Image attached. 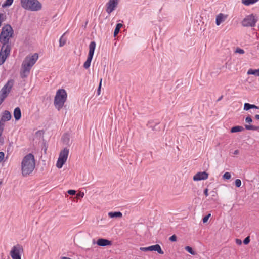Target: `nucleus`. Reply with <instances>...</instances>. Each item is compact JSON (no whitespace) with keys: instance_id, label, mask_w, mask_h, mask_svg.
<instances>
[{"instance_id":"obj_1","label":"nucleus","mask_w":259,"mask_h":259,"mask_svg":"<svg viewBox=\"0 0 259 259\" xmlns=\"http://www.w3.org/2000/svg\"><path fill=\"white\" fill-rule=\"evenodd\" d=\"M14 36V30L10 24H5L0 33V65L4 63L7 58L10 55L12 44L11 39Z\"/></svg>"},{"instance_id":"obj_2","label":"nucleus","mask_w":259,"mask_h":259,"mask_svg":"<svg viewBox=\"0 0 259 259\" xmlns=\"http://www.w3.org/2000/svg\"><path fill=\"white\" fill-rule=\"evenodd\" d=\"M38 59V55L37 53H34L31 56H27L23 61L21 68L20 71V76L22 78H27L30 72L32 66L36 62Z\"/></svg>"},{"instance_id":"obj_3","label":"nucleus","mask_w":259,"mask_h":259,"mask_svg":"<svg viewBox=\"0 0 259 259\" xmlns=\"http://www.w3.org/2000/svg\"><path fill=\"white\" fill-rule=\"evenodd\" d=\"M35 166L34 155L29 153L24 157L21 162L22 175L26 177L33 172Z\"/></svg>"},{"instance_id":"obj_4","label":"nucleus","mask_w":259,"mask_h":259,"mask_svg":"<svg viewBox=\"0 0 259 259\" xmlns=\"http://www.w3.org/2000/svg\"><path fill=\"white\" fill-rule=\"evenodd\" d=\"M67 94L64 89H59L57 92L54 99V105L58 110L63 106L67 100Z\"/></svg>"},{"instance_id":"obj_5","label":"nucleus","mask_w":259,"mask_h":259,"mask_svg":"<svg viewBox=\"0 0 259 259\" xmlns=\"http://www.w3.org/2000/svg\"><path fill=\"white\" fill-rule=\"evenodd\" d=\"M21 5L24 9L31 11H38L42 8V5L38 0H21Z\"/></svg>"},{"instance_id":"obj_6","label":"nucleus","mask_w":259,"mask_h":259,"mask_svg":"<svg viewBox=\"0 0 259 259\" xmlns=\"http://www.w3.org/2000/svg\"><path fill=\"white\" fill-rule=\"evenodd\" d=\"M14 83L13 79H9L0 91V105L10 92Z\"/></svg>"},{"instance_id":"obj_7","label":"nucleus","mask_w":259,"mask_h":259,"mask_svg":"<svg viewBox=\"0 0 259 259\" xmlns=\"http://www.w3.org/2000/svg\"><path fill=\"white\" fill-rule=\"evenodd\" d=\"M69 152V149L67 148H65L60 151L59 158L56 163V166L58 168H62L64 164L66 162Z\"/></svg>"},{"instance_id":"obj_8","label":"nucleus","mask_w":259,"mask_h":259,"mask_svg":"<svg viewBox=\"0 0 259 259\" xmlns=\"http://www.w3.org/2000/svg\"><path fill=\"white\" fill-rule=\"evenodd\" d=\"M257 21V19L252 14L246 16L242 21L241 24L243 27H254Z\"/></svg>"},{"instance_id":"obj_9","label":"nucleus","mask_w":259,"mask_h":259,"mask_svg":"<svg viewBox=\"0 0 259 259\" xmlns=\"http://www.w3.org/2000/svg\"><path fill=\"white\" fill-rule=\"evenodd\" d=\"M23 251L22 247L18 244L14 246L11 251H10V255L12 259H21V253Z\"/></svg>"},{"instance_id":"obj_10","label":"nucleus","mask_w":259,"mask_h":259,"mask_svg":"<svg viewBox=\"0 0 259 259\" xmlns=\"http://www.w3.org/2000/svg\"><path fill=\"white\" fill-rule=\"evenodd\" d=\"M140 250L144 252L155 251L160 254H163L164 253V252L162 250L159 244H156L146 247H140Z\"/></svg>"},{"instance_id":"obj_11","label":"nucleus","mask_w":259,"mask_h":259,"mask_svg":"<svg viewBox=\"0 0 259 259\" xmlns=\"http://www.w3.org/2000/svg\"><path fill=\"white\" fill-rule=\"evenodd\" d=\"M118 0H109L106 4V12L110 14L113 12L118 5Z\"/></svg>"},{"instance_id":"obj_12","label":"nucleus","mask_w":259,"mask_h":259,"mask_svg":"<svg viewBox=\"0 0 259 259\" xmlns=\"http://www.w3.org/2000/svg\"><path fill=\"white\" fill-rule=\"evenodd\" d=\"M208 177V174L205 171L199 172L195 175L193 177V180L198 181L201 180H206Z\"/></svg>"},{"instance_id":"obj_13","label":"nucleus","mask_w":259,"mask_h":259,"mask_svg":"<svg viewBox=\"0 0 259 259\" xmlns=\"http://www.w3.org/2000/svg\"><path fill=\"white\" fill-rule=\"evenodd\" d=\"M96 243L98 245L100 246H106L111 245V242L110 241L103 238L99 239Z\"/></svg>"},{"instance_id":"obj_14","label":"nucleus","mask_w":259,"mask_h":259,"mask_svg":"<svg viewBox=\"0 0 259 259\" xmlns=\"http://www.w3.org/2000/svg\"><path fill=\"white\" fill-rule=\"evenodd\" d=\"M227 18V16L224 14L220 13L216 16V25L219 26L224 22Z\"/></svg>"},{"instance_id":"obj_15","label":"nucleus","mask_w":259,"mask_h":259,"mask_svg":"<svg viewBox=\"0 0 259 259\" xmlns=\"http://www.w3.org/2000/svg\"><path fill=\"white\" fill-rule=\"evenodd\" d=\"M12 117L10 112L8 110H5L2 116L1 119L2 121H7L11 119Z\"/></svg>"},{"instance_id":"obj_16","label":"nucleus","mask_w":259,"mask_h":259,"mask_svg":"<svg viewBox=\"0 0 259 259\" xmlns=\"http://www.w3.org/2000/svg\"><path fill=\"white\" fill-rule=\"evenodd\" d=\"M14 117L16 120H19L21 118V111L19 107H16L14 110Z\"/></svg>"},{"instance_id":"obj_17","label":"nucleus","mask_w":259,"mask_h":259,"mask_svg":"<svg viewBox=\"0 0 259 259\" xmlns=\"http://www.w3.org/2000/svg\"><path fill=\"white\" fill-rule=\"evenodd\" d=\"M96 42L95 41H91L89 45V52L88 56L93 57L95 49L96 48Z\"/></svg>"},{"instance_id":"obj_18","label":"nucleus","mask_w":259,"mask_h":259,"mask_svg":"<svg viewBox=\"0 0 259 259\" xmlns=\"http://www.w3.org/2000/svg\"><path fill=\"white\" fill-rule=\"evenodd\" d=\"M108 216L111 218H121L122 214L120 211L110 212L108 213Z\"/></svg>"},{"instance_id":"obj_19","label":"nucleus","mask_w":259,"mask_h":259,"mask_svg":"<svg viewBox=\"0 0 259 259\" xmlns=\"http://www.w3.org/2000/svg\"><path fill=\"white\" fill-rule=\"evenodd\" d=\"M93 57L92 56H88L87 60L83 64V67L85 69H88L90 67L91 61L93 59Z\"/></svg>"},{"instance_id":"obj_20","label":"nucleus","mask_w":259,"mask_h":259,"mask_svg":"<svg viewBox=\"0 0 259 259\" xmlns=\"http://www.w3.org/2000/svg\"><path fill=\"white\" fill-rule=\"evenodd\" d=\"M247 73L249 75H254L256 76H259V68L257 69H249Z\"/></svg>"},{"instance_id":"obj_21","label":"nucleus","mask_w":259,"mask_h":259,"mask_svg":"<svg viewBox=\"0 0 259 259\" xmlns=\"http://www.w3.org/2000/svg\"><path fill=\"white\" fill-rule=\"evenodd\" d=\"M65 33H64L59 39V47H63L66 42L67 38L64 36Z\"/></svg>"},{"instance_id":"obj_22","label":"nucleus","mask_w":259,"mask_h":259,"mask_svg":"<svg viewBox=\"0 0 259 259\" xmlns=\"http://www.w3.org/2000/svg\"><path fill=\"white\" fill-rule=\"evenodd\" d=\"M259 0H242V3L246 6L252 5L258 2Z\"/></svg>"},{"instance_id":"obj_23","label":"nucleus","mask_w":259,"mask_h":259,"mask_svg":"<svg viewBox=\"0 0 259 259\" xmlns=\"http://www.w3.org/2000/svg\"><path fill=\"white\" fill-rule=\"evenodd\" d=\"M244 130V128L241 126H233L231 129V133H236L238 132H241Z\"/></svg>"},{"instance_id":"obj_24","label":"nucleus","mask_w":259,"mask_h":259,"mask_svg":"<svg viewBox=\"0 0 259 259\" xmlns=\"http://www.w3.org/2000/svg\"><path fill=\"white\" fill-rule=\"evenodd\" d=\"M123 26L122 24L118 23L117 24L115 29L114 31V36H116L119 32L120 28Z\"/></svg>"},{"instance_id":"obj_25","label":"nucleus","mask_w":259,"mask_h":259,"mask_svg":"<svg viewBox=\"0 0 259 259\" xmlns=\"http://www.w3.org/2000/svg\"><path fill=\"white\" fill-rule=\"evenodd\" d=\"M62 139L64 143L68 144L70 141V136L68 134H64Z\"/></svg>"},{"instance_id":"obj_26","label":"nucleus","mask_w":259,"mask_h":259,"mask_svg":"<svg viewBox=\"0 0 259 259\" xmlns=\"http://www.w3.org/2000/svg\"><path fill=\"white\" fill-rule=\"evenodd\" d=\"M245 128L248 130L256 131L259 129V126H256L251 125H245Z\"/></svg>"},{"instance_id":"obj_27","label":"nucleus","mask_w":259,"mask_h":259,"mask_svg":"<svg viewBox=\"0 0 259 259\" xmlns=\"http://www.w3.org/2000/svg\"><path fill=\"white\" fill-rule=\"evenodd\" d=\"M185 249L186 250H187L189 253L191 254L192 255H195L196 253L193 250L192 247L187 246L185 247Z\"/></svg>"},{"instance_id":"obj_28","label":"nucleus","mask_w":259,"mask_h":259,"mask_svg":"<svg viewBox=\"0 0 259 259\" xmlns=\"http://www.w3.org/2000/svg\"><path fill=\"white\" fill-rule=\"evenodd\" d=\"M252 104H250L248 103H245L244 105V110H249V109H251Z\"/></svg>"},{"instance_id":"obj_29","label":"nucleus","mask_w":259,"mask_h":259,"mask_svg":"<svg viewBox=\"0 0 259 259\" xmlns=\"http://www.w3.org/2000/svg\"><path fill=\"white\" fill-rule=\"evenodd\" d=\"M13 2V0H6L3 4V7L10 6Z\"/></svg>"},{"instance_id":"obj_30","label":"nucleus","mask_w":259,"mask_h":259,"mask_svg":"<svg viewBox=\"0 0 259 259\" xmlns=\"http://www.w3.org/2000/svg\"><path fill=\"white\" fill-rule=\"evenodd\" d=\"M231 174L230 172H226L223 176V178L224 179H226V180H229L231 178Z\"/></svg>"},{"instance_id":"obj_31","label":"nucleus","mask_w":259,"mask_h":259,"mask_svg":"<svg viewBox=\"0 0 259 259\" xmlns=\"http://www.w3.org/2000/svg\"><path fill=\"white\" fill-rule=\"evenodd\" d=\"M235 186L237 187H240L241 185V181L240 179H236L235 181Z\"/></svg>"},{"instance_id":"obj_32","label":"nucleus","mask_w":259,"mask_h":259,"mask_svg":"<svg viewBox=\"0 0 259 259\" xmlns=\"http://www.w3.org/2000/svg\"><path fill=\"white\" fill-rule=\"evenodd\" d=\"M101 83H102V79H101L99 85L97 90V95H100L101 93Z\"/></svg>"},{"instance_id":"obj_33","label":"nucleus","mask_w":259,"mask_h":259,"mask_svg":"<svg viewBox=\"0 0 259 259\" xmlns=\"http://www.w3.org/2000/svg\"><path fill=\"white\" fill-rule=\"evenodd\" d=\"M211 216V214L209 213L208 214L206 215L203 218V222L204 223H206L208 221V219Z\"/></svg>"},{"instance_id":"obj_34","label":"nucleus","mask_w":259,"mask_h":259,"mask_svg":"<svg viewBox=\"0 0 259 259\" xmlns=\"http://www.w3.org/2000/svg\"><path fill=\"white\" fill-rule=\"evenodd\" d=\"M235 52L241 54H243L245 52H244V50H243L242 49L238 48L236 49Z\"/></svg>"},{"instance_id":"obj_35","label":"nucleus","mask_w":259,"mask_h":259,"mask_svg":"<svg viewBox=\"0 0 259 259\" xmlns=\"http://www.w3.org/2000/svg\"><path fill=\"white\" fill-rule=\"evenodd\" d=\"M250 237L249 236L246 237L243 240V243L244 244H248L250 242Z\"/></svg>"},{"instance_id":"obj_36","label":"nucleus","mask_w":259,"mask_h":259,"mask_svg":"<svg viewBox=\"0 0 259 259\" xmlns=\"http://www.w3.org/2000/svg\"><path fill=\"white\" fill-rule=\"evenodd\" d=\"M169 240L171 242H175L177 240V236L175 235H173L170 236L169 238Z\"/></svg>"},{"instance_id":"obj_37","label":"nucleus","mask_w":259,"mask_h":259,"mask_svg":"<svg viewBox=\"0 0 259 259\" xmlns=\"http://www.w3.org/2000/svg\"><path fill=\"white\" fill-rule=\"evenodd\" d=\"M68 193L70 195H73L76 193V191L74 190H69L67 191Z\"/></svg>"},{"instance_id":"obj_38","label":"nucleus","mask_w":259,"mask_h":259,"mask_svg":"<svg viewBox=\"0 0 259 259\" xmlns=\"http://www.w3.org/2000/svg\"><path fill=\"white\" fill-rule=\"evenodd\" d=\"M245 121L247 123H251L252 121V120L250 116H247L245 119Z\"/></svg>"},{"instance_id":"obj_39","label":"nucleus","mask_w":259,"mask_h":259,"mask_svg":"<svg viewBox=\"0 0 259 259\" xmlns=\"http://www.w3.org/2000/svg\"><path fill=\"white\" fill-rule=\"evenodd\" d=\"M5 154L3 152H0V162L4 159Z\"/></svg>"},{"instance_id":"obj_40","label":"nucleus","mask_w":259,"mask_h":259,"mask_svg":"<svg viewBox=\"0 0 259 259\" xmlns=\"http://www.w3.org/2000/svg\"><path fill=\"white\" fill-rule=\"evenodd\" d=\"M5 122V121H2V119H1L0 120V129H1V127H3L4 128V123Z\"/></svg>"},{"instance_id":"obj_41","label":"nucleus","mask_w":259,"mask_h":259,"mask_svg":"<svg viewBox=\"0 0 259 259\" xmlns=\"http://www.w3.org/2000/svg\"><path fill=\"white\" fill-rule=\"evenodd\" d=\"M208 189L207 188H206L205 189V190H204V194H205V195L206 196H208Z\"/></svg>"},{"instance_id":"obj_42","label":"nucleus","mask_w":259,"mask_h":259,"mask_svg":"<svg viewBox=\"0 0 259 259\" xmlns=\"http://www.w3.org/2000/svg\"><path fill=\"white\" fill-rule=\"evenodd\" d=\"M236 243L238 245H241L242 244V241L240 239H236Z\"/></svg>"},{"instance_id":"obj_43","label":"nucleus","mask_w":259,"mask_h":259,"mask_svg":"<svg viewBox=\"0 0 259 259\" xmlns=\"http://www.w3.org/2000/svg\"><path fill=\"white\" fill-rule=\"evenodd\" d=\"M258 107L256 106L255 105L252 104L251 109H258Z\"/></svg>"},{"instance_id":"obj_44","label":"nucleus","mask_w":259,"mask_h":259,"mask_svg":"<svg viewBox=\"0 0 259 259\" xmlns=\"http://www.w3.org/2000/svg\"><path fill=\"white\" fill-rule=\"evenodd\" d=\"M239 150H235L234 151V154H235V155H237V154H239Z\"/></svg>"},{"instance_id":"obj_45","label":"nucleus","mask_w":259,"mask_h":259,"mask_svg":"<svg viewBox=\"0 0 259 259\" xmlns=\"http://www.w3.org/2000/svg\"><path fill=\"white\" fill-rule=\"evenodd\" d=\"M223 98V96H221V97H220L218 100H217V102H219L220 101H221Z\"/></svg>"},{"instance_id":"obj_46","label":"nucleus","mask_w":259,"mask_h":259,"mask_svg":"<svg viewBox=\"0 0 259 259\" xmlns=\"http://www.w3.org/2000/svg\"><path fill=\"white\" fill-rule=\"evenodd\" d=\"M3 131V127H1V129H0V137L1 136L2 133Z\"/></svg>"},{"instance_id":"obj_47","label":"nucleus","mask_w":259,"mask_h":259,"mask_svg":"<svg viewBox=\"0 0 259 259\" xmlns=\"http://www.w3.org/2000/svg\"><path fill=\"white\" fill-rule=\"evenodd\" d=\"M255 117L256 119L257 120H259V115L258 114H256L255 116Z\"/></svg>"},{"instance_id":"obj_48","label":"nucleus","mask_w":259,"mask_h":259,"mask_svg":"<svg viewBox=\"0 0 259 259\" xmlns=\"http://www.w3.org/2000/svg\"><path fill=\"white\" fill-rule=\"evenodd\" d=\"M150 127H151V128H152V130H153V131H154V130H155V128H154V127H152V126H151V125H150Z\"/></svg>"},{"instance_id":"obj_49","label":"nucleus","mask_w":259,"mask_h":259,"mask_svg":"<svg viewBox=\"0 0 259 259\" xmlns=\"http://www.w3.org/2000/svg\"><path fill=\"white\" fill-rule=\"evenodd\" d=\"M83 195H84L83 193L82 194H81V197H83Z\"/></svg>"},{"instance_id":"obj_50","label":"nucleus","mask_w":259,"mask_h":259,"mask_svg":"<svg viewBox=\"0 0 259 259\" xmlns=\"http://www.w3.org/2000/svg\"><path fill=\"white\" fill-rule=\"evenodd\" d=\"M83 195H84L83 193L82 194H81V197H83Z\"/></svg>"},{"instance_id":"obj_51","label":"nucleus","mask_w":259,"mask_h":259,"mask_svg":"<svg viewBox=\"0 0 259 259\" xmlns=\"http://www.w3.org/2000/svg\"><path fill=\"white\" fill-rule=\"evenodd\" d=\"M2 182H0V185L2 184Z\"/></svg>"}]
</instances>
